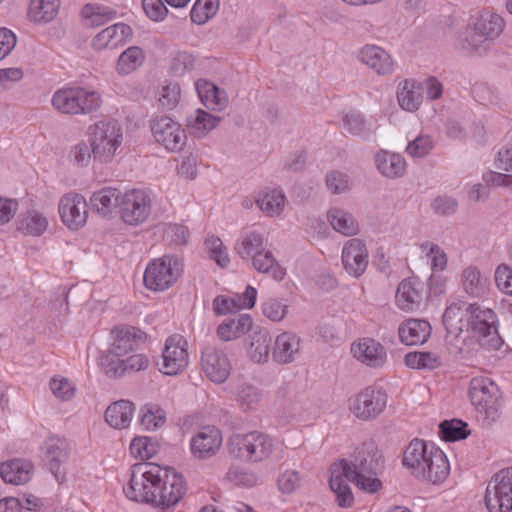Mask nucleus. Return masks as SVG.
Instances as JSON below:
<instances>
[{"instance_id": "obj_27", "label": "nucleus", "mask_w": 512, "mask_h": 512, "mask_svg": "<svg viewBox=\"0 0 512 512\" xmlns=\"http://www.w3.org/2000/svg\"><path fill=\"white\" fill-rule=\"evenodd\" d=\"M351 352L357 360L370 367H381L386 361L384 347L372 338H363L357 344H353Z\"/></svg>"}, {"instance_id": "obj_13", "label": "nucleus", "mask_w": 512, "mask_h": 512, "mask_svg": "<svg viewBox=\"0 0 512 512\" xmlns=\"http://www.w3.org/2000/svg\"><path fill=\"white\" fill-rule=\"evenodd\" d=\"M159 371L170 376L182 372L188 365L187 342L181 335L170 336L162 353Z\"/></svg>"}, {"instance_id": "obj_34", "label": "nucleus", "mask_w": 512, "mask_h": 512, "mask_svg": "<svg viewBox=\"0 0 512 512\" xmlns=\"http://www.w3.org/2000/svg\"><path fill=\"white\" fill-rule=\"evenodd\" d=\"M247 349L249 358L255 363H266L271 351L272 338L265 328H256L250 335Z\"/></svg>"}, {"instance_id": "obj_46", "label": "nucleus", "mask_w": 512, "mask_h": 512, "mask_svg": "<svg viewBox=\"0 0 512 512\" xmlns=\"http://www.w3.org/2000/svg\"><path fill=\"white\" fill-rule=\"evenodd\" d=\"M328 221L333 229L343 235L352 236L359 230L358 222L348 212L332 208L328 211Z\"/></svg>"}, {"instance_id": "obj_18", "label": "nucleus", "mask_w": 512, "mask_h": 512, "mask_svg": "<svg viewBox=\"0 0 512 512\" xmlns=\"http://www.w3.org/2000/svg\"><path fill=\"white\" fill-rule=\"evenodd\" d=\"M113 334L114 341L105 355H110L115 359L125 356L146 339V334L133 326L118 327L113 330Z\"/></svg>"}, {"instance_id": "obj_42", "label": "nucleus", "mask_w": 512, "mask_h": 512, "mask_svg": "<svg viewBox=\"0 0 512 512\" xmlns=\"http://www.w3.org/2000/svg\"><path fill=\"white\" fill-rule=\"evenodd\" d=\"M252 266L260 273L269 274L274 280L281 281L286 270L277 262L273 253L263 249L252 259Z\"/></svg>"}, {"instance_id": "obj_7", "label": "nucleus", "mask_w": 512, "mask_h": 512, "mask_svg": "<svg viewBox=\"0 0 512 512\" xmlns=\"http://www.w3.org/2000/svg\"><path fill=\"white\" fill-rule=\"evenodd\" d=\"M183 265L175 255H163L153 259L146 267L143 282L147 289L163 292L171 288L180 278Z\"/></svg>"}, {"instance_id": "obj_28", "label": "nucleus", "mask_w": 512, "mask_h": 512, "mask_svg": "<svg viewBox=\"0 0 512 512\" xmlns=\"http://www.w3.org/2000/svg\"><path fill=\"white\" fill-rule=\"evenodd\" d=\"M470 308H472L471 304L461 300L451 303L446 308L443 314V325L447 336H452L455 339L460 337L464 331Z\"/></svg>"}, {"instance_id": "obj_22", "label": "nucleus", "mask_w": 512, "mask_h": 512, "mask_svg": "<svg viewBox=\"0 0 512 512\" xmlns=\"http://www.w3.org/2000/svg\"><path fill=\"white\" fill-rule=\"evenodd\" d=\"M301 354V338L293 332L279 334L272 349V358L278 364H290Z\"/></svg>"}, {"instance_id": "obj_24", "label": "nucleus", "mask_w": 512, "mask_h": 512, "mask_svg": "<svg viewBox=\"0 0 512 512\" xmlns=\"http://www.w3.org/2000/svg\"><path fill=\"white\" fill-rule=\"evenodd\" d=\"M47 458L49 459V469L55 476L58 483L65 481V472L60 466L68 459L69 444L66 439L52 436L44 444Z\"/></svg>"}, {"instance_id": "obj_16", "label": "nucleus", "mask_w": 512, "mask_h": 512, "mask_svg": "<svg viewBox=\"0 0 512 512\" xmlns=\"http://www.w3.org/2000/svg\"><path fill=\"white\" fill-rule=\"evenodd\" d=\"M201 361L206 376L212 382L221 384L229 377L232 366L224 352L207 347L202 352Z\"/></svg>"}, {"instance_id": "obj_33", "label": "nucleus", "mask_w": 512, "mask_h": 512, "mask_svg": "<svg viewBox=\"0 0 512 512\" xmlns=\"http://www.w3.org/2000/svg\"><path fill=\"white\" fill-rule=\"evenodd\" d=\"M120 192L116 188L104 187L95 191L90 197V205L94 212L102 217H108L120 207Z\"/></svg>"}, {"instance_id": "obj_45", "label": "nucleus", "mask_w": 512, "mask_h": 512, "mask_svg": "<svg viewBox=\"0 0 512 512\" xmlns=\"http://www.w3.org/2000/svg\"><path fill=\"white\" fill-rule=\"evenodd\" d=\"M221 118L204 110L198 109L187 117V126L197 137H203L216 128Z\"/></svg>"}, {"instance_id": "obj_32", "label": "nucleus", "mask_w": 512, "mask_h": 512, "mask_svg": "<svg viewBox=\"0 0 512 512\" xmlns=\"http://www.w3.org/2000/svg\"><path fill=\"white\" fill-rule=\"evenodd\" d=\"M461 287L466 295L471 298H482L489 287L487 277L483 276L479 268L470 265L460 275Z\"/></svg>"}, {"instance_id": "obj_12", "label": "nucleus", "mask_w": 512, "mask_h": 512, "mask_svg": "<svg viewBox=\"0 0 512 512\" xmlns=\"http://www.w3.org/2000/svg\"><path fill=\"white\" fill-rule=\"evenodd\" d=\"M151 130L155 141L170 152H180L186 145L185 130L170 117L154 119Z\"/></svg>"}, {"instance_id": "obj_17", "label": "nucleus", "mask_w": 512, "mask_h": 512, "mask_svg": "<svg viewBox=\"0 0 512 512\" xmlns=\"http://www.w3.org/2000/svg\"><path fill=\"white\" fill-rule=\"evenodd\" d=\"M222 444V433L215 426L201 428L191 439L192 454L199 459L214 456Z\"/></svg>"}, {"instance_id": "obj_20", "label": "nucleus", "mask_w": 512, "mask_h": 512, "mask_svg": "<svg viewBox=\"0 0 512 512\" xmlns=\"http://www.w3.org/2000/svg\"><path fill=\"white\" fill-rule=\"evenodd\" d=\"M358 59L380 76H388L394 72L393 58L380 46H363L358 52Z\"/></svg>"}, {"instance_id": "obj_38", "label": "nucleus", "mask_w": 512, "mask_h": 512, "mask_svg": "<svg viewBox=\"0 0 512 512\" xmlns=\"http://www.w3.org/2000/svg\"><path fill=\"white\" fill-rule=\"evenodd\" d=\"M422 86L415 80L406 79L397 87V100L400 107L406 111L413 112L422 103Z\"/></svg>"}, {"instance_id": "obj_23", "label": "nucleus", "mask_w": 512, "mask_h": 512, "mask_svg": "<svg viewBox=\"0 0 512 512\" xmlns=\"http://www.w3.org/2000/svg\"><path fill=\"white\" fill-rule=\"evenodd\" d=\"M132 37V29L125 23H116L101 30L92 39V47L98 51L114 49Z\"/></svg>"}, {"instance_id": "obj_61", "label": "nucleus", "mask_w": 512, "mask_h": 512, "mask_svg": "<svg viewBox=\"0 0 512 512\" xmlns=\"http://www.w3.org/2000/svg\"><path fill=\"white\" fill-rule=\"evenodd\" d=\"M130 451L136 457L149 459L156 453V448L148 437H136L130 444Z\"/></svg>"}, {"instance_id": "obj_26", "label": "nucleus", "mask_w": 512, "mask_h": 512, "mask_svg": "<svg viewBox=\"0 0 512 512\" xmlns=\"http://www.w3.org/2000/svg\"><path fill=\"white\" fill-rule=\"evenodd\" d=\"M449 472L450 466L444 452L430 445V455L424 465V475H417L416 478L438 484L447 478Z\"/></svg>"}, {"instance_id": "obj_48", "label": "nucleus", "mask_w": 512, "mask_h": 512, "mask_svg": "<svg viewBox=\"0 0 512 512\" xmlns=\"http://www.w3.org/2000/svg\"><path fill=\"white\" fill-rule=\"evenodd\" d=\"M260 210L269 217L279 216L284 209L285 196L278 190L265 192L256 199Z\"/></svg>"}, {"instance_id": "obj_15", "label": "nucleus", "mask_w": 512, "mask_h": 512, "mask_svg": "<svg viewBox=\"0 0 512 512\" xmlns=\"http://www.w3.org/2000/svg\"><path fill=\"white\" fill-rule=\"evenodd\" d=\"M341 258L345 271L350 276L359 278L364 274L369 263L366 244L358 238L348 240L343 246Z\"/></svg>"}, {"instance_id": "obj_39", "label": "nucleus", "mask_w": 512, "mask_h": 512, "mask_svg": "<svg viewBox=\"0 0 512 512\" xmlns=\"http://www.w3.org/2000/svg\"><path fill=\"white\" fill-rule=\"evenodd\" d=\"M375 163L379 172L391 179L403 176L406 171V161L397 153L381 150L375 155Z\"/></svg>"}, {"instance_id": "obj_55", "label": "nucleus", "mask_w": 512, "mask_h": 512, "mask_svg": "<svg viewBox=\"0 0 512 512\" xmlns=\"http://www.w3.org/2000/svg\"><path fill=\"white\" fill-rule=\"evenodd\" d=\"M181 88L176 82L163 86L159 94V104L165 111L173 110L180 102Z\"/></svg>"}, {"instance_id": "obj_49", "label": "nucleus", "mask_w": 512, "mask_h": 512, "mask_svg": "<svg viewBox=\"0 0 512 512\" xmlns=\"http://www.w3.org/2000/svg\"><path fill=\"white\" fill-rule=\"evenodd\" d=\"M262 400L261 390L250 383H242L237 387L236 401L243 411L255 409Z\"/></svg>"}, {"instance_id": "obj_29", "label": "nucleus", "mask_w": 512, "mask_h": 512, "mask_svg": "<svg viewBox=\"0 0 512 512\" xmlns=\"http://www.w3.org/2000/svg\"><path fill=\"white\" fill-rule=\"evenodd\" d=\"M429 455L430 446L423 440L416 438L406 447L402 462L417 477V475H424V465Z\"/></svg>"}, {"instance_id": "obj_11", "label": "nucleus", "mask_w": 512, "mask_h": 512, "mask_svg": "<svg viewBox=\"0 0 512 512\" xmlns=\"http://www.w3.org/2000/svg\"><path fill=\"white\" fill-rule=\"evenodd\" d=\"M152 210V198L148 191L132 189L126 191L120 200V214L122 220L129 225L144 223Z\"/></svg>"}, {"instance_id": "obj_51", "label": "nucleus", "mask_w": 512, "mask_h": 512, "mask_svg": "<svg viewBox=\"0 0 512 512\" xmlns=\"http://www.w3.org/2000/svg\"><path fill=\"white\" fill-rule=\"evenodd\" d=\"M467 423L459 419L445 420L439 424L441 438L448 442L466 439L470 431Z\"/></svg>"}, {"instance_id": "obj_53", "label": "nucleus", "mask_w": 512, "mask_h": 512, "mask_svg": "<svg viewBox=\"0 0 512 512\" xmlns=\"http://www.w3.org/2000/svg\"><path fill=\"white\" fill-rule=\"evenodd\" d=\"M219 9V0H197L193 5L190 16L197 24H204L212 18Z\"/></svg>"}, {"instance_id": "obj_36", "label": "nucleus", "mask_w": 512, "mask_h": 512, "mask_svg": "<svg viewBox=\"0 0 512 512\" xmlns=\"http://www.w3.org/2000/svg\"><path fill=\"white\" fill-rule=\"evenodd\" d=\"M253 320L248 314L228 318L217 328V335L224 341L237 339L252 330Z\"/></svg>"}, {"instance_id": "obj_25", "label": "nucleus", "mask_w": 512, "mask_h": 512, "mask_svg": "<svg viewBox=\"0 0 512 512\" xmlns=\"http://www.w3.org/2000/svg\"><path fill=\"white\" fill-rule=\"evenodd\" d=\"M496 386L485 377H475L470 381L469 398L478 411L486 413L493 408Z\"/></svg>"}, {"instance_id": "obj_58", "label": "nucleus", "mask_w": 512, "mask_h": 512, "mask_svg": "<svg viewBox=\"0 0 512 512\" xmlns=\"http://www.w3.org/2000/svg\"><path fill=\"white\" fill-rule=\"evenodd\" d=\"M345 129L352 135L366 137L370 134V129L366 126V122L362 115L351 112L343 118Z\"/></svg>"}, {"instance_id": "obj_44", "label": "nucleus", "mask_w": 512, "mask_h": 512, "mask_svg": "<svg viewBox=\"0 0 512 512\" xmlns=\"http://www.w3.org/2000/svg\"><path fill=\"white\" fill-rule=\"evenodd\" d=\"M145 61V53L139 46H131L118 57L115 69L120 75H128L136 71Z\"/></svg>"}, {"instance_id": "obj_4", "label": "nucleus", "mask_w": 512, "mask_h": 512, "mask_svg": "<svg viewBox=\"0 0 512 512\" xmlns=\"http://www.w3.org/2000/svg\"><path fill=\"white\" fill-rule=\"evenodd\" d=\"M504 28L505 21L500 15L484 11L469 26L461 48L471 54H485L490 50L493 41L502 34Z\"/></svg>"}, {"instance_id": "obj_5", "label": "nucleus", "mask_w": 512, "mask_h": 512, "mask_svg": "<svg viewBox=\"0 0 512 512\" xmlns=\"http://www.w3.org/2000/svg\"><path fill=\"white\" fill-rule=\"evenodd\" d=\"M88 137L93 158L108 163L122 145L123 130L116 120L102 119L88 127Z\"/></svg>"}, {"instance_id": "obj_43", "label": "nucleus", "mask_w": 512, "mask_h": 512, "mask_svg": "<svg viewBox=\"0 0 512 512\" xmlns=\"http://www.w3.org/2000/svg\"><path fill=\"white\" fill-rule=\"evenodd\" d=\"M47 227V217L35 209L28 210L17 221V229L26 235L40 236Z\"/></svg>"}, {"instance_id": "obj_56", "label": "nucleus", "mask_w": 512, "mask_h": 512, "mask_svg": "<svg viewBox=\"0 0 512 512\" xmlns=\"http://www.w3.org/2000/svg\"><path fill=\"white\" fill-rule=\"evenodd\" d=\"M205 245L209 251V256L211 259L215 260L216 263L222 268L228 266L230 259L227 253V249L219 237L214 235L209 236L205 240Z\"/></svg>"}, {"instance_id": "obj_52", "label": "nucleus", "mask_w": 512, "mask_h": 512, "mask_svg": "<svg viewBox=\"0 0 512 512\" xmlns=\"http://www.w3.org/2000/svg\"><path fill=\"white\" fill-rule=\"evenodd\" d=\"M226 479L236 486L245 488L254 487L259 482V477L255 472L239 465L229 467L226 473Z\"/></svg>"}, {"instance_id": "obj_47", "label": "nucleus", "mask_w": 512, "mask_h": 512, "mask_svg": "<svg viewBox=\"0 0 512 512\" xmlns=\"http://www.w3.org/2000/svg\"><path fill=\"white\" fill-rule=\"evenodd\" d=\"M264 249V237L257 231L245 232L237 243L236 250L242 259H253Z\"/></svg>"}, {"instance_id": "obj_37", "label": "nucleus", "mask_w": 512, "mask_h": 512, "mask_svg": "<svg viewBox=\"0 0 512 512\" xmlns=\"http://www.w3.org/2000/svg\"><path fill=\"white\" fill-rule=\"evenodd\" d=\"M196 90L202 103L210 110H223L228 102L226 93L206 79L196 82Z\"/></svg>"}, {"instance_id": "obj_31", "label": "nucleus", "mask_w": 512, "mask_h": 512, "mask_svg": "<svg viewBox=\"0 0 512 512\" xmlns=\"http://www.w3.org/2000/svg\"><path fill=\"white\" fill-rule=\"evenodd\" d=\"M33 473V465L30 461L12 459L0 464V476L5 483L22 485L27 483Z\"/></svg>"}, {"instance_id": "obj_3", "label": "nucleus", "mask_w": 512, "mask_h": 512, "mask_svg": "<svg viewBox=\"0 0 512 512\" xmlns=\"http://www.w3.org/2000/svg\"><path fill=\"white\" fill-rule=\"evenodd\" d=\"M227 450L230 456L240 462L256 464L270 458L274 451V441L268 434L257 430L236 433L229 437Z\"/></svg>"}, {"instance_id": "obj_59", "label": "nucleus", "mask_w": 512, "mask_h": 512, "mask_svg": "<svg viewBox=\"0 0 512 512\" xmlns=\"http://www.w3.org/2000/svg\"><path fill=\"white\" fill-rule=\"evenodd\" d=\"M52 393L62 401H68L74 397L75 385L65 377H54L50 381Z\"/></svg>"}, {"instance_id": "obj_64", "label": "nucleus", "mask_w": 512, "mask_h": 512, "mask_svg": "<svg viewBox=\"0 0 512 512\" xmlns=\"http://www.w3.org/2000/svg\"><path fill=\"white\" fill-rule=\"evenodd\" d=\"M194 56L188 52H179L173 58L171 71L175 76H182L194 68Z\"/></svg>"}, {"instance_id": "obj_50", "label": "nucleus", "mask_w": 512, "mask_h": 512, "mask_svg": "<svg viewBox=\"0 0 512 512\" xmlns=\"http://www.w3.org/2000/svg\"><path fill=\"white\" fill-rule=\"evenodd\" d=\"M405 364L412 369L433 370L441 366V358L432 352H410L406 354Z\"/></svg>"}, {"instance_id": "obj_40", "label": "nucleus", "mask_w": 512, "mask_h": 512, "mask_svg": "<svg viewBox=\"0 0 512 512\" xmlns=\"http://www.w3.org/2000/svg\"><path fill=\"white\" fill-rule=\"evenodd\" d=\"M134 405L128 400L111 404L105 411L106 422L115 429L127 428L132 420Z\"/></svg>"}, {"instance_id": "obj_9", "label": "nucleus", "mask_w": 512, "mask_h": 512, "mask_svg": "<svg viewBox=\"0 0 512 512\" xmlns=\"http://www.w3.org/2000/svg\"><path fill=\"white\" fill-rule=\"evenodd\" d=\"M485 504L489 512H512V467L492 477L486 488Z\"/></svg>"}, {"instance_id": "obj_35", "label": "nucleus", "mask_w": 512, "mask_h": 512, "mask_svg": "<svg viewBox=\"0 0 512 512\" xmlns=\"http://www.w3.org/2000/svg\"><path fill=\"white\" fill-rule=\"evenodd\" d=\"M347 481L348 473H342V469L333 464L329 484L335 494L336 503L342 508L351 507L354 503V496Z\"/></svg>"}, {"instance_id": "obj_30", "label": "nucleus", "mask_w": 512, "mask_h": 512, "mask_svg": "<svg viewBox=\"0 0 512 512\" xmlns=\"http://www.w3.org/2000/svg\"><path fill=\"white\" fill-rule=\"evenodd\" d=\"M431 331V325L428 321L408 319L400 325L398 334L402 343L406 345H420L427 341Z\"/></svg>"}, {"instance_id": "obj_19", "label": "nucleus", "mask_w": 512, "mask_h": 512, "mask_svg": "<svg viewBox=\"0 0 512 512\" xmlns=\"http://www.w3.org/2000/svg\"><path fill=\"white\" fill-rule=\"evenodd\" d=\"M101 365L105 373L110 377H121L126 373H136L145 370L149 366V359L144 354H133L125 359L112 358L104 355L101 358Z\"/></svg>"}, {"instance_id": "obj_57", "label": "nucleus", "mask_w": 512, "mask_h": 512, "mask_svg": "<svg viewBox=\"0 0 512 512\" xmlns=\"http://www.w3.org/2000/svg\"><path fill=\"white\" fill-rule=\"evenodd\" d=\"M262 311L271 321L280 322L288 312V305L283 300L270 298L263 303Z\"/></svg>"}, {"instance_id": "obj_54", "label": "nucleus", "mask_w": 512, "mask_h": 512, "mask_svg": "<svg viewBox=\"0 0 512 512\" xmlns=\"http://www.w3.org/2000/svg\"><path fill=\"white\" fill-rule=\"evenodd\" d=\"M420 249L431 261L433 271H443L447 266V256L444 250L433 242H423Z\"/></svg>"}, {"instance_id": "obj_6", "label": "nucleus", "mask_w": 512, "mask_h": 512, "mask_svg": "<svg viewBox=\"0 0 512 512\" xmlns=\"http://www.w3.org/2000/svg\"><path fill=\"white\" fill-rule=\"evenodd\" d=\"M52 106L66 115L89 114L102 105L100 95L82 87H68L57 90L51 99Z\"/></svg>"}, {"instance_id": "obj_8", "label": "nucleus", "mask_w": 512, "mask_h": 512, "mask_svg": "<svg viewBox=\"0 0 512 512\" xmlns=\"http://www.w3.org/2000/svg\"><path fill=\"white\" fill-rule=\"evenodd\" d=\"M387 393L377 387L369 386L348 400L349 411L360 421H373L386 409Z\"/></svg>"}, {"instance_id": "obj_41", "label": "nucleus", "mask_w": 512, "mask_h": 512, "mask_svg": "<svg viewBox=\"0 0 512 512\" xmlns=\"http://www.w3.org/2000/svg\"><path fill=\"white\" fill-rule=\"evenodd\" d=\"M59 8L60 0H31L28 16L37 24L48 23L58 15Z\"/></svg>"}, {"instance_id": "obj_60", "label": "nucleus", "mask_w": 512, "mask_h": 512, "mask_svg": "<svg viewBox=\"0 0 512 512\" xmlns=\"http://www.w3.org/2000/svg\"><path fill=\"white\" fill-rule=\"evenodd\" d=\"M434 146L433 140L428 135H419L413 141L409 142L406 147V152L417 158H422L429 154Z\"/></svg>"}, {"instance_id": "obj_1", "label": "nucleus", "mask_w": 512, "mask_h": 512, "mask_svg": "<svg viewBox=\"0 0 512 512\" xmlns=\"http://www.w3.org/2000/svg\"><path fill=\"white\" fill-rule=\"evenodd\" d=\"M126 497L132 501L152 504L163 511L173 508L186 494L184 477L176 472L170 475L159 465L144 462L131 467L129 483L123 488Z\"/></svg>"}, {"instance_id": "obj_62", "label": "nucleus", "mask_w": 512, "mask_h": 512, "mask_svg": "<svg viewBox=\"0 0 512 512\" xmlns=\"http://www.w3.org/2000/svg\"><path fill=\"white\" fill-rule=\"evenodd\" d=\"M70 157L78 166H88L93 157L91 143L79 141L70 150Z\"/></svg>"}, {"instance_id": "obj_2", "label": "nucleus", "mask_w": 512, "mask_h": 512, "mask_svg": "<svg viewBox=\"0 0 512 512\" xmlns=\"http://www.w3.org/2000/svg\"><path fill=\"white\" fill-rule=\"evenodd\" d=\"M348 473V480L359 489L375 493L382 488L379 474L384 468V459L373 441H367L358 446L353 459H341L334 463Z\"/></svg>"}, {"instance_id": "obj_21", "label": "nucleus", "mask_w": 512, "mask_h": 512, "mask_svg": "<svg viewBox=\"0 0 512 512\" xmlns=\"http://www.w3.org/2000/svg\"><path fill=\"white\" fill-rule=\"evenodd\" d=\"M423 301V284L415 278L402 280L397 288L395 302L399 309L413 312L420 308Z\"/></svg>"}, {"instance_id": "obj_14", "label": "nucleus", "mask_w": 512, "mask_h": 512, "mask_svg": "<svg viewBox=\"0 0 512 512\" xmlns=\"http://www.w3.org/2000/svg\"><path fill=\"white\" fill-rule=\"evenodd\" d=\"M58 211L62 222L71 230L82 228L88 218L87 201L76 192L64 194L59 201Z\"/></svg>"}, {"instance_id": "obj_10", "label": "nucleus", "mask_w": 512, "mask_h": 512, "mask_svg": "<svg viewBox=\"0 0 512 512\" xmlns=\"http://www.w3.org/2000/svg\"><path fill=\"white\" fill-rule=\"evenodd\" d=\"M465 328L482 345L497 347L498 337L495 327L496 315L492 309L482 308L479 304H471Z\"/></svg>"}, {"instance_id": "obj_63", "label": "nucleus", "mask_w": 512, "mask_h": 512, "mask_svg": "<svg viewBox=\"0 0 512 512\" xmlns=\"http://www.w3.org/2000/svg\"><path fill=\"white\" fill-rule=\"evenodd\" d=\"M495 282L501 292L512 296V268L509 265L500 264L497 266Z\"/></svg>"}]
</instances>
